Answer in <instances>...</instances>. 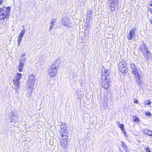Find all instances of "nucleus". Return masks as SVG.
<instances>
[{
    "instance_id": "obj_1",
    "label": "nucleus",
    "mask_w": 152,
    "mask_h": 152,
    "mask_svg": "<svg viewBox=\"0 0 152 152\" xmlns=\"http://www.w3.org/2000/svg\"><path fill=\"white\" fill-rule=\"evenodd\" d=\"M104 73L102 75L101 84L102 87L104 89L108 90L110 88V82L109 80V71L104 69Z\"/></svg>"
},
{
    "instance_id": "obj_2",
    "label": "nucleus",
    "mask_w": 152,
    "mask_h": 152,
    "mask_svg": "<svg viewBox=\"0 0 152 152\" xmlns=\"http://www.w3.org/2000/svg\"><path fill=\"white\" fill-rule=\"evenodd\" d=\"M10 7H3L0 9V20L4 19L9 17Z\"/></svg>"
},
{
    "instance_id": "obj_3",
    "label": "nucleus",
    "mask_w": 152,
    "mask_h": 152,
    "mask_svg": "<svg viewBox=\"0 0 152 152\" xmlns=\"http://www.w3.org/2000/svg\"><path fill=\"white\" fill-rule=\"evenodd\" d=\"M57 61H55L50 66L48 71V75L51 77H54L56 75L58 66L57 65Z\"/></svg>"
},
{
    "instance_id": "obj_4",
    "label": "nucleus",
    "mask_w": 152,
    "mask_h": 152,
    "mask_svg": "<svg viewBox=\"0 0 152 152\" xmlns=\"http://www.w3.org/2000/svg\"><path fill=\"white\" fill-rule=\"evenodd\" d=\"M22 76V75L20 73H18L16 76L14 78L13 82V87L16 91H18L20 87V80Z\"/></svg>"
},
{
    "instance_id": "obj_5",
    "label": "nucleus",
    "mask_w": 152,
    "mask_h": 152,
    "mask_svg": "<svg viewBox=\"0 0 152 152\" xmlns=\"http://www.w3.org/2000/svg\"><path fill=\"white\" fill-rule=\"evenodd\" d=\"M143 53L144 57L146 60H148L151 57V54L148 50V48L146 47L144 44L141 45L140 49Z\"/></svg>"
},
{
    "instance_id": "obj_6",
    "label": "nucleus",
    "mask_w": 152,
    "mask_h": 152,
    "mask_svg": "<svg viewBox=\"0 0 152 152\" xmlns=\"http://www.w3.org/2000/svg\"><path fill=\"white\" fill-rule=\"evenodd\" d=\"M35 81V77L34 75L31 74L29 75L27 83L28 88L33 89Z\"/></svg>"
},
{
    "instance_id": "obj_7",
    "label": "nucleus",
    "mask_w": 152,
    "mask_h": 152,
    "mask_svg": "<svg viewBox=\"0 0 152 152\" xmlns=\"http://www.w3.org/2000/svg\"><path fill=\"white\" fill-rule=\"evenodd\" d=\"M15 110L12 111L10 114V121L12 122L16 123L18 121V115Z\"/></svg>"
},
{
    "instance_id": "obj_8",
    "label": "nucleus",
    "mask_w": 152,
    "mask_h": 152,
    "mask_svg": "<svg viewBox=\"0 0 152 152\" xmlns=\"http://www.w3.org/2000/svg\"><path fill=\"white\" fill-rule=\"evenodd\" d=\"M131 67L132 71V73L135 76H138L139 77V73L137 68L135 64L134 63L131 64Z\"/></svg>"
},
{
    "instance_id": "obj_9",
    "label": "nucleus",
    "mask_w": 152,
    "mask_h": 152,
    "mask_svg": "<svg viewBox=\"0 0 152 152\" xmlns=\"http://www.w3.org/2000/svg\"><path fill=\"white\" fill-rule=\"evenodd\" d=\"M62 22L64 25L67 27V28H72V25L69 22V19L66 17H64L62 18Z\"/></svg>"
},
{
    "instance_id": "obj_10",
    "label": "nucleus",
    "mask_w": 152,
    "mask_h": 152,
    "mask_svg": "<svg viewBox=\"0 0 152 152\" xmlns=\"http://www.w3.org/2000/svg\"><path fill=\"white\" fill-rule=\"evenodd\" d=\"M136 28H133L130 31L127 35V38L129 40H131L134 37L135 34L134 32L136 31Z\"/></svg>"
},
{
    "instance_id": "obj_11",
    "label": "nucleus",
    "mask_w": 152,
    "mask_h": 152,
    "mask_svg": "<svg viewBox=\"0 0 152 152\" xmlns=\"http://www.w3.org/2000/svg\"><path fill=\"white\" fill-rule=\"evenodd\" d=\"M118 1L116 2L115 1H112L110 4V7L112 11H114L115 8H117L118 7Z\"/></svg>"
},
{
    "instance_id": "obj_12",
    "label": "nucleus",
    "mask_w": 152,
    "mask_h": 152,
    "mask_svg": "<svg viewBox=\"0 0 152 152\" xmlns=\"http://www.w3.org/2000/svg\"><path fill=\"white\" fill-rule=\"evenodd\" d=\"M59 132L61 134V137L62 138L64 139H66L67 138L68 134L67 132H65L64 130H60L59 131Z\"/></svg>"
},
{
    "instance_id": "obj_13",
    "label": "nucleus",
    "mask_w": 152,
    "mask_h": 152,
    "mask_svg": "<svg viewBox=\"0 0 152 152\" xmlns=\"http://www.w3.org/2000/svg\"><path fill=\"white\" fill-rule=\"evenodd\" d=\"M66 139L62 138L60 140V146H61L62 148H64L67 144V142Z\"/></svg>"
},
{
    "instance_id": "obj_14",
    "label": "nucleus",
    "mask_w": 152,
    "mask_h": 152,
    "mask_svg": "<svg viewBox=\"0 0 152 152\" xmlns=\"http://www.w3.org/2000/svg\"><path fill=\"white\" fill-rule=\"evenodd\" d=\"M33 88H29L28 89V90L27 91V93L26 94V96L28 97L29 98H31L33 91Z\"/></svg>"
},
{
    "instance_id": "obj_15",
    "label": "nucleus",
    "mask_w": 152,
    "mask_h": 152,
    "mask_svg": "<svg viewBox=\"0 0 152 152\" xmlns=\"http://www.w3.org/2000/svg\"><path fill=\"white\" fill-rule=\"evenodd\" d=\"M25 32V30L23 29V31H21V32L20 33L19 35V36L18 38V41H21L23 37Z\"/></svg>"
},
{
    "instance_id": "obj_16",
    "label": "nucleus",
    "mask_w": 152,
    "mask_h": 152,
    "mask_svg": "<svg viewBox=\"0 0 152 152\" xmlns=\"http://www.w3.org/2000/svg\"><path fill=\"white\" fill-rule=\"evenodd\" d=\"M83 95V91H78L77 92V98L78 99H80L82 96Z\"/></svg>"
},
{
    "instance_id": "obj_17",
    "label": "nucleus",
    "mask_w": 152,
    "mask_h": 152,
    "mask_svg": "<svg viewBox=\"0 0 152 152\" xmlns=\"http://www.w3.org/2000/svg\"><path fill=\"white\" fill-rule=\"evenodd\" d=\"M119 69H121L122 68L126 66V63L124 61H122L120 62L118 65Z\"/></svg>"
},
{
    "instance_id": "obj_18",
    "label": "nucleus",
    "mask_w": 152,
    "mask_h": 152,
    "mask_svg": "<svg viewBox=\"0 0 152 152\" xmlns=\"http://www.w3.org/2000/svg\"><path fill=\"white\" fill-rule=\"evenodd\" d=\"M139 77L138 76H135V78L136 79V82L137 83L138 85H140L141 84V83L140 80V78L141 77V74L139 73Z\"/></svg>"
},
{
    "instance_id": "obj_19",
    "label": "nucleus",
    "mask_w": 152,
    "mask_h": 152,
    "mask_svg": "<svg viewBox=\"0 0 152 152\" xmlns=\"http://www.w3.org/2000/svg\"><path fill=\"white\" fill-rule=\"evenodd\" d=\"M59 126L60 127L61 130L64 131L67 129L66 126L63 123H62L61 125Z\"/></svg>"
},
{
    "instance_id": "obj_20",
    "label": "nucleus",
    "mask_w": 152,
    "mask_h": 152,
    "mask_svg": "<svg viewBox=\"0 0 152 152\" xmlns=\"http://www.w3.org/2000/svg\"><path fill=\"white\" fill-rule=\"evenodd\" d=\"M145 133L149 136H152V132L150 130L146 129L145 131Z\"/></svg>"
},
{
    "instance_id": "obj_21",
    "label": "nucleus",
    "mask_w": 152,
    "mask_h": 152,
    "mask_svg": "<svg viewBox=\"0 0 152 152\" xmlns=\"http://www.w3.org/2000/svg\"><path fill=\"white\" fill-rule=\"evenodd\" d=\"M119 70L121 72H123L125 73L126 72H127L128 71V69L126 66L125 67L122 68L121 69H119Z\"/></svg>"
},
{
    "instance_id": "obj_22",
    "label": "nucleus",
    "mask_w": 152,
    "mask_h": 152,
    "mask_svg": "<svg viewBox=\"0 0 152 152\" xmlns=\"http://www.w3.org/2000/svg\"><path fill=\"white\" fill-rule=\"evenodd\" d=\"M23 64V63H20L18 68V70L19 72H21L22 71Z\"/></svg>"
},
{
    "instance_id": "obj_23",
    "label": "nucleus",
    "mask_w": 152,
    "mask_h": 152,
    "mask_svg": "<svg viewBox=\"0 0 152 152\" xmlns=\"http://www.w3.org/2000/svg\"><path fill=\"white\" fill-rule=\"evenodd\" d=\"M121 145H122V147H123V148L125 150H126L127 149V147L125 143L123 142L122 141L121 142Z\"/></svg>"
},
{
    "instance_id": "obj_24",
    "label": "nucleus",
    "mask_w": 152,
    "mask_h": 152,
    "mask_svg": "<svg viewBox=\"0 0 152 152\" xmlns=\"http://www.w3.org/2000/svg\"><path fill=\"white\" fill-rule=\"evenodd\" d=\"M117 124L118 125V126L121 129H123V128H124V125L123 124H121L120 122H118L117 123Z\"/></svg>"
},
{
    "instance_id": "obj_25",
    "label": "nucleus",
    "mask_w": 152,
    "mask_h": 152,
    "mask_svg": "<svg viewBox=\"0 0 152 152\" xmlns=\"http://www.w3.org/2000/svg\"><path fill=\"white\" fill-rule=\"evenodd\" d=\"M56 19L55 18H53L51 21L50 24L52 25H54V24L56 22Z\"/></svg>"
},
{
    "instance_id": "obj_26",
    "label": "nucleus",
    "mask_w": 152,
    "mask_h": 152,
    "mask_svg": "<svg viewBox=\"0 0 152 152\" xmlns=\"http://www.w3.org/2000/svg\"><path fill=\"white\" fill-rule=\"evenodd\" d=\"M151 103V101L150 100H146L145 102V104L149 105Z\"/></svg>"
},
{
    "instance_id": "obj_27",
    "label": "nucleus",
    "mask_w": 152,
    "mask_h": 152,
    "mask_svg": "<svg viewBox=\"0 0 152 152\" xmlns=\"http://www.w3.org/2000/svg\"><path fill=\"white\" fill-rule=\"evenodd\" d=\"M26 60V59L25 58H24L21 59L20 61V63H23L25 62Z\"/></svg>"
},
{
    "instance_id": "obj_28",
    "label": "nucleus",
    "mask_w": 152,
    "mask_h": 152,
    "mask_svg": "<svg viewBox=\"0 0 152 152\" xmlns=\"http://www.w3.org/2000/svg\"><path fill=\"white\" fill-rule=\"evenodd\" d=\"M148 7L149 9V10L152 14V4H150Z\"/></svg>"
},
{
    "instance_id": "obj_29",
    "label": "nucleus",
    "mask_w": 152,
    "mask_h": 152,
    "mask_svg": "<svg viewBox=\"0 0 152 152\" xmlns=\"http://www.w3.org/2000/svg\"><path fill=\"white\" fill-rule=\"evenodd\" d=\"M145 114L147 116H151L152 115V114H151V113H150V112H146L145 113Z\"/></svg>"
},
{
    "instance_id": "obj_30",
    "label": "nucleus",
    "mask_w": 152,
    "mask_h": 152,
    "mask_svg": "<svg viewBox=\"0 0 152 152\" xmlns=\"http://www.w3.org/2000/svg\"><path fill=\"white\" fill-rule=\"evenodd\" d=\"M134 121L136 122H137L139 121V119L136 116L134 118Z\"/></svg>"
},
{
    "instance_id": "obj_31",
    "label": "nucleus",
    "mask_w": 152,
    "mask_h": 152,
    "mask_svg": "<svg viewBox=\"0 0 152 152\" xmlns=\"http://www.w3.org/2000/svg\"><path fill=\"white\" fill-rule=\"evenodd\" d=\"M145 148L146 152H151V151L149 148L146 147Z\"/></svg>"
},
{
    "instance_id": "obj_32",
    "label": "nucleus",
    "mask_w": 152,
    "mask_h": 152,
    "mask_svg": "<svg viewBox=\"0 0 152 152\" xmlns=\"http://www.w3.org/2000/svg\"><path fill=\"white\" fill-rule=\"evenodd\" d=\"M91 13V11L90 10L88 11L87 12L88 16V17L90 16Z\"/></svg>"
},
{
    "instance_id": "obj_33",
    "label": "nucleus",
    "mask_w": 152,
    "mask_h": 152,
    "mask_svg": "<svg viewBox=\"0 0 152 152\" xmlns=\"http://www.w3.org/2000/svg\"><path fill=\"white\" fill-rule=\"evenodd\" d=\"M53 28L54 26L53 25H50L49 27V30H50L51 29H53Z\"/></svg>"
},
{
    "instance_id": "obj_34",
    "label": "nucleus",
    "mask_w": 152,
    "mask_h": 152,
    "mask_svg": "<svg viewBox=\"0 0 152 152\" xmlns=\"http://www.w3.org/2000/svg\"><path fill=\"white\" fill-rule=\"evenodd\" d=\"M138 100L136 99H135V100L134 99V102L135 103H138Z\"/></svg>"
},
{
    "instance_id": "obj_35",
    "label": "nucleus",
    "mask_w": 152,
    "mask_h": 152,
    "mask_svg": "<svg viewBox=\"0 0 152 152\" xmlns=\"http://www.w3.org/2000/svg\"><path fill=\"white\" fill-rule=\"evenodd\" d=\"M21 41H18V46H20V42H21Z\"/></svg>"
},
{
    "instance_id": "obj_36",
    "label": "nucleus",
    "mask_w": 152,
    "mask_h": 152,
    "mask_svg": "<svg viewBox=\"0 0 152 152\" xmlns=\"http://www.w3.org/2000/svg\"><path fill=\"white\" fill-rule=\"evenodd\" d=\"M124 136L126 137H127V135L126 134V132H124Z\"/></svg>"
},
{
    "instance_id": "obj_37",
    "label": "nucleus",
    "mask_w": 152,
    "mask_h": 152,
    "mask_svg": "<svg viewBox=\"0 0 152 152\" xmlns=\"http://www.w3.org/2000/svg\"><path fill=\"white\" fill-rule=\"evenodd\" d=\"M121 131L123 132H126V131L125 130L124 128H123V129H121Z\"/></svg>"
},
{
    "instance_id": "obj_38",
    "label": "nucleus",
    "mask_w": 152,
    "mask_h": 152,
    "mask_svg": "<svg viewBox=\"0 0 152 152\" xmlns=\"http://www.w3.org/2000/svg\"><path fill=\"white\" fill-rule=\"evenodd\" d=\"M112 1L115 2H116L117 1H118V0H111Z\"/></svg>"
},
{
    "instance_id": "obj_39",
    "label": "nucleus",
    "mask_w": 152,
    "mask_h": 152,
    "mask_svg": "<svg viewBox=\"0 0 152 152\" xmlns=\"http://www.w3.org/2000/svg\"><path fill=\"white\" fill-rule=\"evenodd\" d=\"M2 2V0H0V5L1 4Z\"/></svg>"
},
{
    "instance_id": "obj_40",
    "label": "nucleus",
    "mask_w": 152,
    "mask_h": 152,
    "mask_svg": "<svg viewBox=\"0 0 152 152\" xmlns=\"http://www.w3.org/2000/svg\"><path fill=\"white\" fill-rule=\"evenodd\" d=\"M151 24H152V20H151Z\"/></svg>"
},
{
    "instance_id": "obj_41",
    "label": "nucleus",
    "mask_w": 152,
    "mask_h": 152,
    "mask_svg": "<svg viewBox=\"0 0 152 152\" xmlns=\"http://www.w3.org/2000/svg\"><path fill=\"white\" fill-rule=\"evenodd\" d=\"M150 4H152V1H151V2H150Z\"/></svg>"
}]
</instances>
